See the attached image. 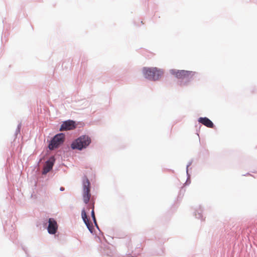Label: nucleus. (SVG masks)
Here are the masks:
<instances>
[{"instance_id":"20e7f679","label":"nucleus","mask_w":257,"mask_h":257,"mask_svg":"<svg viewBox=\"0 0 257 257\" xmlns=\"http://www.w3.org/2000/svg\"><path fill=\"white\" fill-rule=\"evenodd\" d=\"M65 136L63 134H59L56 135L51 142L49 145L50 150H53L58 148L60 145L63 144L64 141Z\"/></svg>"},{"instance_id":"f03ea898","label":"nucleus","mask_w":257,"mask_h":257,"mask_svg":"<svg viewBox=\"0 0 257 257\" xmlns=\"http://www.w3.org/2000/svg\"><path fill=\"white\" fill-rule=\"evenodd\" d=\"M91 143L90 138L87 136H82L75 140L71 144L72 149L81 150L86 148Z\"/></svg>"},{"instance_id":"423d86ee","label":"nucleus","mask_w":257,"mask_h":257,"mask_svg":"<svg viewBox=\"0 0 257 257\" xmlns=\"http://www.w3.org/2000/svg\"><path fill=\"white\" fill-rule=\"evenodd\" d=\"M76 127L75 122L73 120H67L62 123L60 128V131L72 130Z\"/></svg>"},{"instance_id":"6e6552de","label":"nucleus","mask_w":257,"mask_h":257,"mask_svg":"<svg viewBox=\"0 0 257 257\" xmlns=\"http://www.w3.org/2000/svg\"><path fill=\"white\" fill-rule=\"evenodd\" d=\"M81 216H82V218L83 219V221L84 222L85 224L87 226V227L88 228V229L91 232H92L93 229V225L91 223V222L89 221V220L88 219V218H87L86 212L85 209H83L82 210Z\"/></svg>"},{"instance_id":"39448f33","label":"nucleus","mask_w":257,"mask_h":257,"mask_svg":"<svg viewBox=\"0 0 257 257\" xmlns=\"http://www.w3.org/2000/svg\"><path fill=\"white\" fill-rule=\"evenodd\" d=\"M91 197L90 193V182L86 179L83 181V200L85 203H88Z\"/></svg>"},{"instance_id":"f8f14e48","label":"nucleus","mask_w":257,"mask_h":257,"mask_svg":"<svg viewBox=\"0 0 257 257\" xmlns=\"http://www.w3.org/2000/svg\"><path fill=\"white\" fill-rule=\"evenodd\" d=\"M60 189L61 191L64 190V188L63 187H61Z\"/></svg>"},{"instance_id":"1a4fd4ad","label":"nucleus","mask_w":257,"mask_h":257,"mask_svg":"<svg viewBox=\"0 0 257 257\" xmlns=\"http://www.w3.org/2000/svg\"><path fill=\"white\" fill-rule=\"evenodd\" d=\"M54 157H51L49 160H48L44 167L43 173L44 174L48 173L52 169L54 165Z\"/></svg>"},{"instance_id":"f257e3e1","label":"nucleus","mask_w":257,"mask_h":257,"mask_svg":"<svg viewBox=\"0 0 257 257\" xmlns=\"http://www.w3.org/2000/svg\"><path fill=\"white\" fill-rule=\"evenodd\" d=\"M144 77L151 80H157L163 74V72L157 67H144L143 69Z\"/></svg>"},{"instance_id":"9d476101","label":"nucleus","mask_w":257,"mask_h":257,"mask_svg":"<svg viewBox=\"0 0 257 257\" xmlns=\"http://www.w3.org/2000/svg\"><path fill=\"white\" fill-rule=\"evenodd\" d=\"M198 121L208 127L213 128L214 126L213 122L206 117H200L198 119Z\"/></svg>"},{"instance_id":"9b49d317","label":"nucleus","mask_w":257,"mask_h":257,"mask_svg":"<svg viewBox=\"0 0 257 257\" xmlns=\"http://www.w3.org/2000/svg\"><path fill=\"white\" fill-rule=\"evenodd\" d=\"M94 204L92 203V204L91 205V208H92L91 214V216L93 218V220L94 223L96 224V218H95V214H94Z\"/></svg>"},{"instance_id":"7ed1b4c3","label":"nucleus","mask_w":257,"mask_h":257,"mask_svg":"<svg viewBox=\"0 0 257 257\" xmlns=\"http://www.w3.org/2000/svg\"><path fill=\"white\" fill-rule=\"evenodd\" d=\"M170 73L178 79L191 78L195 74V72L176 69L171 70Z\"/></svg>"},{"instance_id":"0eeeda50","label":"nucleus","mask_w":257,"mask_h":257,"mask_svg":"<svg viewBox=\"0 0 257 257\" xmlns=\"http://www.w3.org/2000/svg\"><path fill=\"white\" fill-rule=\"evenodd\" d=\"M58 229V225L56 220L53 218H49L48 231L50 234L56 233Z\"/></svg>"}]
</instances>
